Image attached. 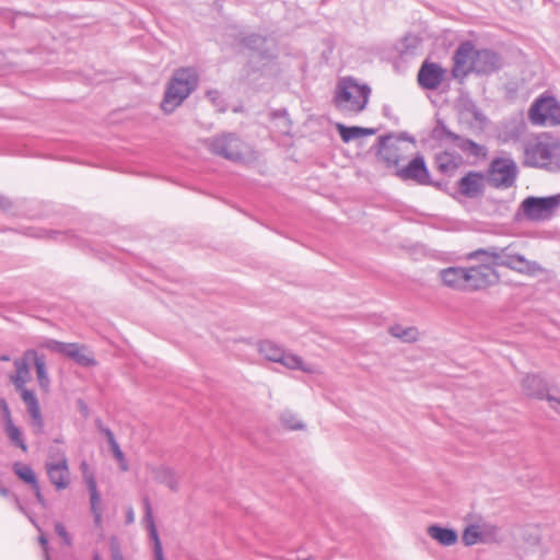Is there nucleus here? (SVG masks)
Masks as SVG:
<instances>
[{
    "instance_id": "f257e3e1",
    "label": "nucleus",
    "mask_w": 560,
    "mask_h": 560,
    "mask_svg": "<svg viewBox=\"0 0 560 560\" xmlns=\"http://www.w3.org/2000/svg\"><path fill=\"white\" fill-rule=\"evenodd\" d=\"M452 75L463 81L469 73L489 75L503 66L500 54L491 49H476L470 40L459 44L453 56Z\"/></svg>"
},
{
    "instance_id": "f03ea898",
    "label": "nucleus",
    "mask_w": 560,
    "mask_h": 560,
    "mask_svg": "<svg viewBox=\"0 0 560 560\" xmlns=\"http://www.w3.org/2000/svg\"><path fill=\"white\" fill-rule=\"evenodd\" d=\"M199 73L195 67H180L173 72L168 80L161 109L172 114L198 88Z\"/></svg>"
},
{
    "instance_id": "7ed1b4c3",
    "label": "nucleus",
    "mask_w": 560,
    "mask_h": 560,
    "mask_svg": "<svg viewBox=\"0 0 560 560\" xmlns=\"http://www.w3.org/2000/svg\"><path fill=\"white\" fill-rule=\"evenodd\" d=\"M370 95L371 88L368 84H359L349 77L338 84L334 104L342 113L359 114L365 109Z\"/></svg>"
},
{
    "instance_id": "20e7f679",
    "label": "nucleus",
    "mask_w": 560,
    "mask_h": 560,
    "mask_svg": "<svg viewBox=\"0 0 560 560\" xmlns=\"http://www.w3.org/2000/svg\"><path fill=\"white\" fill-rule=\"evenodd\" d=\"M524 164L532 167L560 168V143L538 140L525 148Z\"/></svg>"
},
{
    "instance_id": "39448f33",
    "label": "nucleus",
    "mask_w": 560,
    "mask_h": 560,
    "mask_svg": "<svg viewBox=\"0 0 560 560\" xmlns=\"http://www.w3.org/2000/svg\"><path fill=\"white\" fill-rule=\"evenodd\" d=\"M518 170L511 158H494L487 170V180L498 189L511 188L517 178Z\"/></svg>"
},
{
    "instance_id": "423d86ee",
    "label": "nucleus",
    "mask_w": 560,
    "mask_h": 560,
    "mask_svg": "<svg viewBox=\"0 0 560 560\" xmlns=\"http://www.w3.org/2000/svg\"><path fill=\"white\" fill-rule=\"evenodd\" d=\"M406 140L415 143V138L408 132H400L398 136L394 133H387L378 137L376 143V156L384 163L388 168L399 167V163L402 160L401 150L398 145V141Z\"/></svg>"
},
{
    "instance_id": "0eeeda50",
    "label": "nucleus",
    "mask_w": 560,
    "mask_h": 560,
    "mask_svg": "<svg viewBox=\"0 0 560 560\" xmlns=\"http://www.w3.org/2000/svg\"><path fill=\"white\" fill-rule=\"evenodd\" d=\"M528 117L537 126L560 125V104L553 96H539L532 104Z\"/></svg>"
},
{
    "instance_id": "6e6552de",
    "label": "nucleus",
    "mask_w": 560,
    "mask_h": 560,
    "mask_svg": "<svg viewBox=\"0 0 560 560\" xmlns=\"http://www.w3.org/2000/svg\"><path fill=\"white\" fill-rule=\"evenodd\" d=\"M559 207L560 194L547 197L529 196L521 203V208L529 221L548 220Z\"/></svg>"
},
{
    "instance_id": "1a4fd4ad",
    "label": "nucleus",
    "mask_w": 560,
    "mask_h": 560,
    "mask_svg": "<svg viewBox=\"0 0 560 560\" xmlns=\"http://www.w3.org/2000/svg\"><path fill=\"white\" fill-rule=\"evenodd\" d=\"M504 267L523 275L533 276L541 270L538 262L528 260L524 255L514 250L512 244L498 248L495 268Z\"/></svg>"
},
{
    "instance_id": "9d476101",
    "label": "nucleus",
    "mask_w": 560,
    "mask_h": 560,
    "mask_svg": "<svg viewBox=\"0 0 560 560\" xmlns=\"http://www.w3.org/2000/svg\"><path fill=\"white\" fill-rule=\"evenodd\" d=\"M208 150L218 156L232 162H240L244 160L243 143L241 139L234 133H223L221 136L212 137L206 140Z\"/></svg>"
},
{
    "instance_id": "9b49d317",
    "label": "nucleus",
    "mask_w": 560,
    "mask_h": 560,
    "mask_svg": "<svg viewBox=\"0 0 560 560\" xmlns=\"http://www.w3.org/2000/svg\"><path fill=\"white\" fill-rule=\"evenodd\" d=\"M467 292L485 290L499 282L500 277L493 265L480 262L465 268Z\"/></svg>"
},
{
    "instance_id": "f8f14e48",
    "label": "nucleus",
    "mask_w": 560,
    "mask_h": 560,
    "mask_svg": "<svg viewBox=\"0 0 560 560\" xmlns=\"http://www.w3.org/2000/svg\"><path fill=\"white\" fill-rule=\"evenodd\" d=\"M395 176L405 183L411 182L418 186H427L432 183L424 156L420 153L410 160L407 165L397 167Z\"/></svg>"
},
{
    "instance_id": "ddd939ff",
    "label": "nucleus",
    "mask_w": 560,
    "mask_h": 560,
    "mask_svg": "<svg viewBox=\"0 0 560 560\" xmlns=\"http://www.w3.org/2000/svg\"><path fill=\"white\" fill-rule=\"evenodd\" d=\"M445 77V69L436 63L425 60L417 75L418 84L424 90H436L443 82Z\"/></svg>"
},
{
    "instance_id": "4468645a",
    "label": "nucleus",
    "mask_w": 560,
    "mask_h": 560,
    "mask_svg": "<svg viewBox=\"0 0 560 560\" xmlns=\"http://www.w3.org/2000/svg\"><path fill=\"white\" fill-rule=\"evenodd\" d=\"M459 194L469 199L480 198L485 194V175L482 172L469 171L458 182Z\"/></svg>"
},
{
    "instance_id": "2eb2a0df",
    "label": "nucleus",
    "mask_w": 560,
    "mask_h": 560,
    "mask_svg": "<svg viewBox=\"0 0 560 560\" xmlns=\"http://www.w3.org/2000/svg\"><path fill=\"white\" fill-rule=\"evenodd\" d=\"M24 234L34 238H45L51 242L68 243L72 246L82 247L83 241L71 231L46 230L42 228H27Z\"/></svg>"
},
{
    "instance_id": "dca6fc26",
    "label": "nucleus",
    "mask_w": 560,
    "mask_h": 560,
    "mask_svg": "<svg viewBox=\"0 0 560 560\" xmlns=\"http://www.w3.org/2000/svg\"><path fill=\"white\" fill-rule=\"evenodd\" d=\"M46 470L50 482L57 490L68 488L70 483V472L68 459L63 453H60V456L56 462L46 463Z\"/></svg>"
},
{
    "instance_id": "f3484780",
    "label": "nucleus",
    "mask_w": 560,
    "mask_h": 560,
    "mask_svg": "<svg viewBox=\"0 0 560 560\" xmlns=\"http://www.w3.org/2000/svg\"><path fill=\"white\" fill-rule=\"evenodd\" d=\"M522 388L526 396L557 401L560 404V398H556L547 394V384L538 375H526L522 381Z\"/></svg>"
},
{
    "instance_id": "a211bd4d",
    "label": "nucleus",
    "mask_w": 560,
    "mask_h": 560,
    "mask_svg": "<svg viewBox=\"0 0 560 560\" xmlns=\"http://www.w3.org/2000/svg\"><path fill=\"white\" fill-rule=\"evenodd\" d=\"M465 275L464 267H447L439 271V278L445 287L467 292Z\"/></svg>"
},
{
    "instance_id": "6ab92c4d",
    "label": "nucleus",
    "mask_w": 560,
    "mask_h": 560,
    "mask_svg": "<svg viewBox=\"0 0 560 560\" xmlns=\"http://www.w3.org/2000/svg\"><path fill=\"white\" fill-rule=\"evenodd\" d=\"M26 359H33L38 385L44 393H49L50 378L47 372L46 357L34 349H27Z\"/></svg>"
},
{
    "instance_id": "aec40b11",
    "label": "nucleus",
    "mask_w": 560,
    "mask_h": 560,
    "mask_svg": "<svg viewBox=\"0 0 560 560\" xmlns=\"http://www.w3.org/2000/svg\"><path fill=\"white\" fill-rule=\"evenodd\" d=\"M462 158L456 152L442 151L435 154L434 164L436 170L446 176H453L460 165Z\"/></svg>"
},
{
    "instance_id": "412c9836",
    "label": "nucleus",
    "mask_w": 560,
    "mask_h": 560,
    "mask_svg": "<svg viewBox=\"0 0 560 560\" xmlns=\"http://www.w3.org/2000/svg\"><path fill=\"white\" fill-rule=\"evenodd\" d=\"M85 482L90 492L91 513L94 518V524L101 526L102 524V498L97 490V482L93 475L85 476Z\"/></svg>"
},
{
    "instance_id": "4be33fe9",
    "label": "nucleus",
    "mask_w": 560,
    "mask_h": 560,
    "mask_svg": "<svg viewBox=\"0 0 560 560\" xmlns=\"http://www.w3.org/2000/svg\"><path fill=\"white\" fill-rule=\"evenodd\" d=\"M30 362H33V359H26V351H24L22 358L14 360L15 373L10 375V381L14 385L15 389H22L30 381Z\"/></svg>"
},
{
    "instance_id": "5701e85b",
    "label": "nucleus",
    "mask_w": 560,
    "mask_h": 560,
    "mask_svg": "<svg viewBox=\"0 0 560 560\" xmlns=\"http://www.w3.org/2000/svg\"><path fill=\"white\" fill-rule=\"evenodd\" d=\"M428 535L440 545L450 547L457 542L458 535L453 528L443 527L439 524H432L427 528Z\"/></svg>"
},
{
    "instance_id": "b1692460",
    "label": "nucleus",
    "mask_w": 560,
    "mask_h": 560,
    "mask_svg": "<svg viewBox=\"0 0 560 560\" xmlns=\"http://www.w3.org/2000/svg\"><path fill=\"white\" fill-rule=\"evenodd\" d=\"M155 481L167 486L172 491L178 490V478L174 469L167 466L155 467L153 470Z\"/></svg>"
},
{
    "instance_id": "393cba45",
    "label": "nucleus",
    "mask_w": 560,
    "mask_h": 560,
    "mask_svg": "<svg viewBox=\"0 0 560 560\" xmlns=\"http://www.w3.org/2000/svg\"><path fill=\"white\" fill-rule=\"evenodd\" d=\"M431 137L439 142H451L455 145L457 141L460 140V136L450 130L441 118L436 120V124L431 131Z\"/></svg>"
},
{
    "instance_id": "a878e982",
    "label": "nucleus",
    "mask_w": 560,
    "mask_h": 560,
    "mask_svg": "<svg viewBox=\"0 0 560 560\" xmlns=\"http://www.w3.org/2000/svg\"><path fill=\"white\" fill-rule=\"evenodd\" d=\"M456 147L464 153L478 159L486 158L488 154V150L485 145L479 144L468 138L460 137V140L457 141Z\"/></svg>"
},
{
    "instance_id": "bb28decb",
    "label": "nucleus",
    "mask_w": 560,
    "mask_h": 560,
    "mask_svg": "<svg viewBox=\"0 0 560 560\" xmlns=\"http://www.w3.org/2000/svg\"><path fill=\"white\" fill-rule=\"evenodd\" d=\"M65 355L72 359L81 366L89 368L96 364V361L92 357L81 351V347L78 343H68Z\"/></svg>"
},
{
    "instance_id": "cd10ccee",
    "label": "nucleus",
    "mask_w": 560,
    "mask_h": 560,
    "mask_svg": "<svg viewBox=\"0 0 560 560\" xmlns=\"http://www.w3.org/2000/svg\"><path fill=\"white\" fill-rule=\"evenodd\" d=\"M499 246H489L486 248L475 249L466 255L467 260H480L481 262L486 261L490 265H493L495 268V260L498 256Z\"/></svg>"
},
{
    "instance_id": "c85d7f7f",
    "label": "nucleus",
    "mask_w": 560,
    "mask_h": 560,
    "mask_svg": "<svg viewBox=\"0 0 560 560\" xmlns=\"http://www.w3.org/2000/svg\"><path fill=\"white\" fill-rule=\"evenodd\" d=\"M283 348L271 340H262L258 345L259 353L268 361L279 362Z\"/></svg>"
},
{
    "instance_id": "c756f323",
    "label": "nucleus",
    "mask_w": 560,
    "mask_h": 560,
    "mask_svg": "<svg viewBox=\"0 0 560 560\" xmlns=\"http://www.w3.org/2000/svg\"><path fill=\"white\" fill-rule=\"evenodd\" d=\"M242 44L248 49L258 52L262 58L267 56V38L259 34H250L242 39Z\"/></svg>"
},
{
    "instance_id": "7c9ffc66",
    "label": "nucleus",
    "mask_w": 560,
    "mask_h": 560,
    "mask_svg": "<svg viewBox=\"0 0 560 560\" xmlns=\"http://www.w3.org/2000/svg\"><path fill=\"white\" fill-rule=\"evenodd\" d=\"M5 435L8 436L11 445L20 448L24 453L27 452L28 446L24 440L22 430L15 424H10L4 428Z\"/></svg>"
},
{
    "instance_id": "2f4dec72",
    "label": "nucleus",
    "mask_w": 560,
    "mask_h": 560,
    "mask_svg": "<svg viewBox=\"0 0 560 560\" xmlns=\"http://www.w3.org/2000/svg\"><path fill=\"white\" fill-rule=\"evenodd\" d=\"M389 334L405 342L416 341L418 338V329L416 327H402L393 325L388 329Z\"/></svg>"
},
{
    "instance_id": "473e14b6",
    "label": "nucleus",
    "mask_w": 560,
    "mask_h": 560,
    "mask_svg": "<svg viewBox=\"0 0 560 560\" xmlns=\"http://www.w3.org/2000/svg\"><path fill=\"white\" fill-rule=\"evenodd\" d=\"M14 474L31 487L38 483L37 477L31 466L22 463H15L13 465Z\"/></svg>"
},
{
    "instance_id": "72a5a7b5",
    "label": "nucleus",
    "mask_w": 560,
    "mask_h": 560,
    "mask_svg": "<svg viewBox=\"0 0 560 560\" xmlns=\"http://www.w3.org/2000/svg\"><path fill=\"white\" fill-rule=\"evenodd\" d=\"M279 362L278 363H281L282 365H284L285 368L290 369V370H301V371H308L304 365H303V360L301 357L296 355V354H293V353H289V352H285V350H283L281 357H279Z\"/></svg>"
},
{
    "instance_id": "f704fd0d",
    "label": "nucleus",
    "mask_w": 560,
    "mask_h": 560,
    "mask_svg": "<svg viewBox=\"0 0 560 560\" xmlns=\"http://www.w3.org/2000/svg\"><path fill=\"white\" fill-rule=\"evenodd\" d=\"M269 116H270V119H272V120H276V119L280 120L279 129H280L281 133H283V135L290 133L292 122L289 118V114L285 108L272 110Z\"/></svg>"
},
{
    "instance_id": "c9c22d12",
    "label": "nucleus",
    "mask_w": 560,
    "mask_h": 560,
    "mask_svg": "<svg viewBox=\"0 0 560 560\" xmlns=\"http://www.w3.org/2000/svg\"><path fill=\"white\" fill-rule=\"evenodd\" d=\"M479 541H483L482 533L478 525H469L463 533V542L466 546H472Z\"/></svg>"
},
{
    "instance_id": "e433bc0d",
    "label": "nucleus",
    "mask_w": 560,
    "mask_h": 560,
    "mask_svg": "<svg viewBox=\"0 0 560 560\" xmlns=\"http://www.w3.org/2000/svg\"><path fill=\"white\" fill-rule=\"evenodd\" d=\"M336 128L339 132L341 140L346 143H348L357 138H360L361 127H358V126L348 127L342 124H337Z\"/></svg>"
},
{
    "instance_id": "4c0bfd02",
    "label": "nucleus",
    "mask_w": 560,
    "mask_h": 560,
    "mask_svg": "<svg viewBox=\"0 0 560 560\" xmlns=\"http://www.w3.org/2000/svg\"><path fill=\"white\" fill-rule=\"evenodd\" d=\"M149 535L154 544L153 552L155 560H164L162 544L155 524H151V526H149Z\"/></svg>"
},
{
    "instance_id": "58836bf2",
    "label": "nucleus",
    "mask_w": 560,
    "mask_h": 560,
    "mask_svg": "<svg viewBox=\"0 0 560 560\" xmlns=\"http://www.w3.org/2000/svg\"><path fill=\"white\" fill-rule=\"evenodd\" d=\"M282 424L290 430H302L304 424L290 411H285L281 415Z\"/></svg>"
},
{
    "instance_id": "ea45409f",
    "label": "nucleus",
    "mask_w": 560,
    "mask_h": 560,
    "mask_svg": "<svg viewBox=\"0 0 560 560\" xmlns=\"http://www.w3.org/2000/svg\"><path fill=\"white\" fill-rule=\"evenodd\" d=\"M545 555V549L540 545L539 541L535 546H533L530 553L526 549L523 550L522 559L523 560H541Z\"/></svg>"
},
{
    "instance_id": "a19ab883",
    "label": "nucleus",
    "mask_w": 560,
    "mask_h": 560,
    "mask_svg": "<svg viewBox=\"0 0 560 560\" xmlns=\"http://www.w3.org/2000/svg\"><path fill=\"white\" fill-rule=\"evenodd\" d=\"M21 394V398L23 402L26 405V408L33 407L39 404L35 393L26 387L22 389H16Z\"/></svg>"
},
{
    "instance_id": "79ce46f5",
    "label": "nucleus",
    "mask_w": 560,
    "mask_h": 560,
    "mask_svg": "<svg viewBox=\"0 0 560 560\" xmlns=\"http://www.w3.org/2000/svg\"><path fill=\"white\" fill-rule=\"evenodd\" d=\"M110 451L114 455V457L120 463V467L124 471L128 469V466L125 460V455L118 444L117 441H113V443L109 444Z\"/></svg>"
},
{
    "instance_id": "37998d69",
    "label": "nucleus",
    "mask_w": 560,
    "mask_h": 560,
    "mask_svg": "<svg viewBox=\"0 0 560 560\" xmlns=\"http://www.w3.org/2000/svg\"><path fill=\"white\" fill-rule=\"evenodd\" d=\"M55 532L62 539L66 546L70 547L72 545V537L67 532L66 526L61 522L55 523Z\"/></svg>"
},
{
    "instance_id": "c03bdc74",
    "label": "nucleus",
    "mask_w": 560,
    "mask_h": 560,
    "mask_svg": "<svg viewBox=\"0 0 560 560\" xmlns=\"http://www.w3.org/2000/svg\"><path fill=\"white\" fill-rule=\"evenodd\" d=\"M43 347L54 351V352H57V353H61L65 355V352L67 350V347H68V343L66 342H61V341H57V340H54V339H49L47 341H45L43 343Z\"/></svg>"
},
{
    "instance_id": "a18cd8bd",
    "label": "nucleus",
    "mask_w": 560,
    "mask_h": 560,
    "mask_svg": "<svg viewBox=\"0 0 560 560\" xmlns=\"http://www.w3.org/2000/svg\"><path fill=\"white\" fill-rule=\"evenodd\" d=\"M0 409L2 412V421H3V429L5 427H9L10 424H13V419L11 416V410L5 401V399L0 398Z\"/></svg>"
},
{
    "instance_id": "49530a36",
    "label": "nucleus",
    "mask_w": 560,
    "mask_h": 560,
    "mask_svg": "<svg viewBox=\"0 0 560 560\" xmlns=\"http://www.w3.org/2000/svg\"><path fill=\"white\" fill-rule=\"evenodd\" d=\"M31 425H32L33 432L35 434H37V435L43 434L44 429H45V422H44L43 415L40 413L38 416L31 417Z\"/></svg>"
},
{
    "instance_id": "de8ad7c7",
    "label": "nucleus",
    "mask_w": 560,
    "mask_h": 560,
    "mask_svg": "<svg viewBox=\"0 0 560 560\" xmlns=\"http://www.w3.org/2000/svg\"><path fill=\"white\" fill-rule=\"evenodd\" d=\"M207 97L212 102L213 105L220 108V110H224V102L221 97V94L218 90H209L207 92Z\"/></svg>"
},
{
    "instance_id": "09e8293b",
    "label": "nucleus",
    "mask_w": 560,
    "mask_h": 560,
    "mask_svg": "<svg viewBox=\"0 0 560 560\" xmlns=\"http://www.w3.org/2000/svg\"><path fill=\"white\" fill-rule=\"evenodd\" d=\"M143 505H144L143 521L148 523V527H149V526H151V524H155V523H154V518H153L151 503H150V500L148 497L143 498Z\"/></svg>"
},
{
    "instance_id": "8fccbe9b",
    "label": "nucleus",
    "mask_w": 560,
    "mask_h": 560,
    "mask_svg": "<svg viewBox=\"0 0 560 560\" xmlns=\"http://www.w3.org/2000/svg\"><path fill=\"white\" fill-rule=\"evenodd\" d=\"M404 46H405V50H404V52H405V51H408V50H413V49H416V48H417V46H418V38H417V37H413V36H411V37L406 36V37L404 38Z\"/></svg>"
},
{
    "instance_id": "3c124183",
    "label": "nucleus",
    "mask_w": 560,
    "mask_h": 560,
    "mask_svg": "<svg viewBox=\"0 0 560 560\" xmlns=\"http://www.w3.org/2000/svg\"><path fill=\"white\" fill-rule=\"evenodd\" d=\"M34 493H35V497H36V500L37 502L43 506V508H46V500L42 493V489H40V486L39 483H37L36 486H33L32 487Z\"/></svg>"
},
{
    "instance_id": "603ef678",
    "label": "nucleus",
    "mask_w": 560,
    "mask_h": 560,
    "mask_svg": "<svg viewBox=\"0 0 560 560\" xmlns=\"http://www.w3.org/2000/svg\"><path fill=\"white\" fill-rule=\"evenodd\" d=\"M12 202L10 201L9 198H7L5 196L3 195H0V210L2 211H9L12 209Z\"/></svg>"
},
{
    "instance_id": "864d4df0",
    "label": "nucleus",
    "mask_w": 560,
    "mask_h": 560,
    "mask_svg": "<svg viewBox=\"0 0 560 560\" xmlns=\"http://www.w3.org/2000/svg\"><path fill=\"white\" fill-rule=\"evenodd\" d=\"M101 433L106 436L108 444L113 443V441H116V438L109 428H101Z\"/></svg>"
},
{
    "instance_id": "5fc2aeb1",
    "label": "nucleus",
    "mask_w": 560,
    "mask_h": 560,
    "mask_svg": "<svg viewBox=\"0 0 560 560\" xmlns=\"http://www.w3.org/2000/svg\"><path fill=\"white\" fill-rule=\"evenodd\" d=\"M12 501L14 502L15 506L18 508V510L27 515V511L25 510V508L23 506V504L21 503L19 497L16 494H12Z\"/></svg>"
},
{
    "instance_id": "6e6d98bb",
    "label": "nucleus",
    "mask_w": 560,
    "mask_h": 560,
    "mask_svg": "<svg viewBox=\"0 0 560 560\" xmlns=\"http://www.w3.org/2000/svg\"><path fill=\"white\" fill-rule=\"evenodd\" d=\"M38 542L42 546V548L47 552L48 551V545H49L48 538L42 532H40V535L38 536Z\"/></svg>"
},
{
    "instance_id": "4d7b16f0",
    "label": "nucleus",
    "mask_w": 560,
    "mask_h": 560,
    "mask_svg": "<svg viewBox=\"0 0 560 560\" xmlns=\"http://www.w3.org/2000/svg\"><path fill=\"white\" fill-rule=\"evenodd\" d=\"M429 186H433V187H435L439 190L445 191L447 184L445 182H442V180H433L432 179V183Z\"/></svg>"
},
{
    "instance_id": "13d9d810",
    "label": "nucleus",
    "mask_w": 560,
    "mask_h": 560,
    "mask_svg": "<svg viewBox=\"0 0 560 560\" xmlns=\"http://www.w3.org/2000/svg\"><path fill=\"white\" fill-rule=\"evenodd\" d=\"M377 132V129L375 128H364V127H361V132H360V137H363V136H373Z\"/></svg>"
},
{
    "instance_id": "bf43d9fd",
    "label": "nucleus",
    "mask_w": 560,
    "mask_h": 560,
    "mask_svg": "<svg viewBox=\"0 0 560 560\" xmlns=\"http://www.w3.org/2000/svg\"><path fill=\"white\" fill-rule=\"evenodd\" d=\"M27 411H28L31 417L38 416V415L42 413L39 404L36 405V406H33V407H28Z\"/></svg>"
},
{
    "instance_id": "052dcab7",
    "label": "nucleus",
    "mask_w": 560,
    "mask_h": 560,
    "mask_svg": "<svg viewBox=\"0 0 560 560\" xmlns=\"http://www.w3.org/2000/svg\"><path fill=\"white\" fill-rule=\"evenodd\" d=\"M78 404H79L80 411L82 412V415L84 417H88V415H89V407L86 406V404H84V401L81 400V399L78 401Z\"/></svg>"
},
{
    "instance_id": "680f3d73",
    "label": "nucleus",
    "mask_w": 560,
    "mask_h": 560,
    "mask_svg": "<svg viewBox=\"0 0 560 560\" xmlns=\"http://www.w3.org/2000/svg\"><path fill=\"white\" fill-rule=\"evenodd\" d=\"M12 494L13 493H11L9 489H7L5 487L0 485V495L1 497H5V498L10 497L12 499Z\"/></svg>"
},
{
    "instance_id": "e2e57ef3",
    "label": "nucleus",
    "mask_w": 560,
    "mask_h": 560,
    "mask_svg": "<svg viewBox=\"0 0 560 560\" xmlns=\"http://www.w3.org/2000/svg\"><path fill=\"white\" fill-rule=\"evenodd\" d=\"M126 522L127 524H131L135 520V516H133V510L132 508H129L128 511H127V516H126Z\"/></svg>"
},
{
    "instance_id": "0e129e2a",
    "label": "nucleus",
    "mask_w": 560,
    "mask_h": 560,
    "mask_svg": "<svg viewBox=\"0 0 560 560\" xmlns=\"http://www.w3.org/2000/svg\"><path fill=\"white\" fill-rule=\"evenodd\" d=\"M382 110H383V115H384L385 117H387V118H390V117H392V116H390L392 108H390V106H389V105H384V106H383V108H382Z\"/></svg>"
},
{
    "instance_id": "69168bd1",
    "label": "nucleus",
    "mask_w": 560,
    "mask_h": 560,
    "mask_svg": "<svg viewBox=\"0 0 560 560\" xmlns=\"http://www.w3.org/2000/svg\"><path fill=\"white\" fill-rule=\"evenodd\" d=\"M26 516L28 517L30 522H31V523L36 527V529H37L38 532H42V527L38 525V523L36 522V520H35L32 515H30L28 513H27V515H26Z\"/></svg>"
},
{
    "instance_id": "338daca9",
    "label": "nucleus",
    "mask_w": 560,
    "mask_h": 560,
    "mask_svg": "<svg viewBox=\"0 0 560 560\" xmlns=\"http://www.w3.org/2000/svg\"><path fill=\"white\" fill-rule=\"evenodd\" d=\"M95 425H96V428L98 429V431H100V432H101V428H105V427L103 425V422H102V420H101V419H96V420H95Z\"/></svg>"
},
{
    "instance_id": "774afa93",
    "label": "nucleus",
    "mask_w": 560,
    "mask_h": 560,
    "mask_svg": "<svg viewBox=\"0 0 560 560\" xmlns=\"http://www.w3.org/2000/svg\"><path fill=\"white\" fill-rule=\"evenodd\" d=\"M113 560H124V557L117 551L113 555Z\"/></svg>"
}]
</instances>
